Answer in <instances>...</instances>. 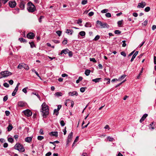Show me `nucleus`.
I'll use <instances>...</instances> for the list:
<instances>
[{
    "instance_id": "cd10ccee",
    "label": "nucleus",
    "mask_w": 156,
    "mask_h": 156,
    "mask_svg": "<svg viewBox=\"0 0 156 156\" xmlns=\"http://www.w3.org/2000/svg\"><path fill=\"white\" fill-rule=\"evenodd\" d=\"M23 63H22L21 64H20L19 65L17 66V68L19 69H21L23 68Z\"/></svg>"
},
{
    "instance_id": "e2e57ef3",
    "label": "nucleus",
    "mask_w": 156,
    "mask_h": 156,
    "mask_svg": "<svg viewBox=\"0 0 156 156\" xmlns=\"http://www.w3.org/2000/svg\"><path fill=\"white\" fill-rule=\"evenodd\" d=\"M8 146V144L7 143H5L4 144L3 147L4 148H6V147H7Z\"/></svg>"
},
{
    "instance_id": "774afa93",
    "label": "nucleus",
    "mask_w": 156,
    "mask_h": 156,
    "mask_svg": "<svg viewBox=\"0 0 156 156\" xmlns=\"http://www.w3.org/2000/svg\"><path fill=\"white\" fill-rule=\"evenodd\" d=\"M51 154V152H49L46 154L45 156H49Z\"/></svg>"
},
{
    "instance_id": "6ab92c4d",
    "label": "nucleus",
    "mask_w": 156,
    "mask_h": 156,
    "mask_svg": "<svg viewBox=\"0 0 156 156\" xmlns=\"http://www.w3.org/2000/svg\"><path fill=\"white\" fill-rule=\"evenodd\" d=\"M13 128V127L12 126L11 124H9L7 127L8 131H10Z\"/></svg>"
},
{
    "instance_id": "393cba45",
    "label": "nucleus",
    "mask_w": 156,
    "mask_h": 156,
    "mask_svg": "<svg viewBox=\"0 0 156 156\" xmlns=\"http://www.w3.org/2000/svg\"><path fill=\"white\" fill-rule=\"evenodd\" d=\"M29 43L30 44V47L31 48H32L34 47H35V45L33 41H30L29 42Z\"/></svg>"
},
{
    "instance_id": "c85d7f7f",
    "label": "nucleus",
    "mask_w": 156,
    "mask_h": 156,
    "mask_svg": "<svg viewBox=\"0 0 156 156\" xmlns=\"http://www.w3.org/2000/svg\"><path fill=\"white\" fill-rule=\"evenodd\" d=\"M19 40L21 42H27V41L25 39H23V38H19Z\"/></svg>"
},
{
    "instance_id": "2f4dec72",
    "label": "nucleus",
    "mask_w": 156,
    "mask_h": 156,
    "mask_svg": "<svg viewBox=\"0 0 156 156\" xmlns=\"http://www.w3.org/2000/svg\"><path fill=\"white\" fill-rule=\"evenodd\" d=\"M60 123L61 125L62 126H64L65 124L64 121L63 120H60Z\"/></svg>"
},
{
    "instance_id": "9b49d317",
    "label": "nucleus",
    "mask_w": 156,
    "mask_h": 156,
    "mask_svg": "<svg viewBox=\"0 0 156 156\" xmlns=\"http://www.w3.org/2000/svg\"><path fill=\"white\" fill-rule=\"evenodd\" d=\"M73 136V133L71 132L68 136L67 141L70 142L72 140Z\"/></svg>"
},
{
    "instance_id": "338daca9",
    "label": "nucleus",
    "mask_w": 156,
    "mask_h": 156,
    "mask_svg": "<svg viewBox=\"0 0 156 156\" xmlns=\"http://www.w3.org/2000/svg\"><path fill=\"white\" fill-rule=\"evenodd\" d=\"M5 114L6 115L8 116L10 114V112L9 111H5Z\"/></svg>"
},
{
    "instance_id": "39448f33",
    "label": "nucleus",
    "mask_w": 156,
    "mask_h": 156,
    "mask_svg": "<svg viewBox=\"0 0 156 156\" xmlns=\"http://www.w3.org/2000/svg\"><path fill=\"white\" fill-rule=\"evenodd\" d=\"M12 73L8 71H2L0 73V74L2 76L0 78L7 77L12 75Z\"/></svg>"
},
{
    "instance_id": "aec40b11",
    "label": "nucleus",
    "mask_w": 156,
    "mask_h": 156,
    "mask_svg": "<svg viewBox=\"0 0 156 156\" xmlns=\"http://www.w3.org/2000/svg\"><path fill=\"white\" fill-rule=\"evenodd\" d=\"M23 68L24 69H25L28 70L29 69V68L28 65L24 64L23 63Z\"/></svg>"
},
{
    "instance_id": "f3484780",
    "label": "nucleus",
    "mask_w": 156,
    "mask_h": 156,
    "mask_svg": "<svg viewBox=\"0 0 156 156\" xmlns=\"http://www.w3.org/2000/svg\"><path fill=\"white\" fill-rule=\"evenodd\" d=\"M66 33L68 34H69L70 35H72L73 33V30H69L67 29L66 30Z\"/></svg>"
},
{
    "instance_id": "7c9ffc66",
    "label": "nucleus",
    "mask_w": 156,
    "mask_h": 156,
    "mask_svg": "<svg viewBox=\"0 0 156 156\" xmlns=\"http://www.w3.org/2000/svg\"><path fill=\"white\" fill-rule=\"evenodd\" d=\"M8 140L9 142H10L12 143L14 141L12 137L9 138L8 139Z\"/></svg>"
},
{
    "instance_id": "4be33fe9",
    "label": "nucleus",
    "mask_w": 156,
    "mask_h": 156,
    "mask_svg": "<svg viewBox=\"0 0 156 156\" xmlns=\"http://www.w3.org/2000/svg\"><path fill=\"white\" fill-rule=\"evenodd\" d=\"M137 7L138 8H144V6L143 5V3L142 2H141L139 3L138 4V5L137 6Z\"/></svg>"
},
{
    "instance_id": "09e8293b",
    "label": "nucleus",
    "mask_w": 156,
    "mask_h": 156,
    "mask_svg": "<svg viewBox=\"0 0 156 156\" xmlns=\"http://www.w3.org/2000/svg\"><path fill=\"white\" fill-rule=\"evenodd\" d=\"M105 16L107 17H110L111 16V15L110 13H107L105 14Z\"/></svg>"
},
{
    "instance_id": "603ef678",
    "label": "nucleus",
    "mask_w": 156,
    "mask_h": 156,
    "mask_svg": "<svg viewBox=\"0 0 156 156\" xmlns=\"http://www.w3.org/2000/svg\"><path fill=\"white\" fill-rule=\"evenodd\" d=\"M20 84V83H19L17 84L16 86L14 89L15 90H16L17 91L18 90V87H19V86Z\"/></svg>"
},
{
    "instance_id": "473e14b6",
    "label": "nucleus",
    "mask_w": 156,
    "mask_h": 156,
    "mask_svg": "<svg viewBox=\"0 0 156 156\" xmlns=\"http://www.w3.org/2000/svg\"><path fill=\"white\" fill-rule=\"evenodd\" d=\"M150 8L149 7H147L144 9V11L146 12H148L150 10Z\"/></svg>"
},
{
    "instance_id": "7ed1b4c3",
    "label": "nucleus",
    "mask_w": 156,
    "mask_h": 156,
    "mask_svg": "<svg viewBox=\"0 0 156 156\" xmlns=\"http://www.w3.org/2000/svg\"><path fill=\"white\" fill-rule=\"evenodd\" d=\"M14 148L20 152H23L25 150L24 147L19 143H16L14 146Z\"/></svg>"
},
{
    "instance_id": "8fccbe9b",
    "label": "nucleus",
    "mask_w": 156,
    "mask_h": 156,
    "mask_svg": "<svg viewBox=\"0 0 156 156\" xmlns=\"http://www.w3.org/2000/svg\"><path fill=\"white\" fill-rule=\"evenodd\" d=\"M3 86L6 87H9V85L7 83H4Z\"/></svg>"
},
{
    "instance_id": "79ce46f5",
    "label": "nucleus",
    "mask_w": 156,
    "mask_h": 156,
    "mask_svg": "<svg viewBox=\"0 0 156 156\" xmlns=\"http://www.w3.org/2000/svg\"><path fill=\"white\" fill-rule=\"evenodd\" d=\"M87 2V0H83L81 2L82 5H85Z\"/></svg>"
},
{
    "instance_id": "4c0bfd02",
    "label": "nucleus",
    "mask_w": 156,
    "mask_h": 156,
    "mask_svg": "<svg viewBox=\"0 0 156 156\" xmlns=\"http://www.w3.org/2000/svg\"><path fill=\"white\" fill-rule=\"evenodd\" d=\"M154 124V122H151L150 124V126H151L152 129H154V125H153Z\"/></svg>"
},
{
    "instance_id": "4d7b16f0",
    "label": "nucleus",
    "mask_w": 156,
    "mask_h": 156,
    "mask_svg": "<svg viewBox=\"0 0 156 156\" xmlns=\"http://www.w3.org/2000/svg\"><path fill=\"white\" fill-rule=\"evenodd\" d=\"M107 138L108 139L109 141H113V138L109 136H108L107 137Z\"/></svg>"
},
{
    "instance_id": "dca6fc26",
    "label": "nucleus",
    "mask_w": 156,
    "mask_h": 156,
    "mask_svg": "<svg viewBox=\"0 0 156 156\" xmlns=\"http://www.w3.org/2000/svg\"><path fill=\"white\" fill-rule=\"evenodd\" d=\"M101 79V78H98L93 79L92 80V81L93 82H94L95 83H97L99 82L100 81Z\"/></svg>"
},
{
    "instance_id": "f8f14e48",
    "label": "nucleus",
    "mask_w": 156,
    "mask_h": 156,
    "mask_svg": "<svg viewBox=\"0 0 156 156\" xmlns=\"http://www.w3.org/2000/svg\"><path fill=\"white\" fill-rule=\"evenodd\" d=\"M147 115H148L147 114H144L140 120V122L142 123L147 117Z\"/></svg>"
},
{
    "instance_id": "a878e982",
    "label": "nucleus",
    "mask_w": 156,
    "mask_h": 156,
    "mask_svg": "<svg viewBox=\"0 0 156 156\" xmlns=\"http://www.w3.org/2000/svg\"><path fill=\"white\" fill-rule=\"evenodd\" d=\"M83 79V78L81 76H80L78 79L76 80V83H79L80 81H81Z\"/></svg>"
},
{
    "instance_id": "13d9d810",
    "label": "nucleus",
    "mask_w": 156,
    "mask_h": 156,
    "mask_svg": "<svg viewBox=\"0 0 156 156\" xmlns=\"http://www.w3.org/2000/svg\"><path fill=\"white\" fill-rule=\"evenodd\" d=\"M68 53L69 54V55L70 57H71L72 56L73 54H72V51H69Z\"/></svg>"
},
{
    "instance_id": "412c9836",
    "label": "nucleus",
    "mask_w": 156,
    "mask_h": 156,
    "mask_svg": "<svg viewBox=\"0 0 156 156\" xmlns=\"http://www.w3.org/2000/svg\"><path fill=\"white\" fill-rule=\"evenodd\" d=\"M18 105L19 106L23 107L24 106V103L23 101H19L18 102Z\"/></svg>"
},
{
    "instance_id": "052dcab7",
    "label": "nucleus",
    "mask_w": 156,
    "mask_h": 156,
    "mask_svg": "<svg viewBox=\"0 0 156 156\" xmlns=\"http://www.w3.org/2000/svg\"><path fill=\"white\" fill-rule=\"evenodd\" d=\"M94 14V12H91L88 13V15L90 16H93Z\"/></svg>"
},
{
    "instance_id": "f257e3e1",
    "label": "nucleus",
    "mask_w": 156,
    "mask_h": 156,
    "mask_svg": "<svg viewBox=\"0 0 156 156\" xmlns=\"http://www.w3.org/2000/svg\"><path fill=\"white\" fill-rule=\"evenodd\" d=\"M41 107V114L44 118H46L49 113L48 106L45 102H44Z\"/></svg>"
},
{
    "instance_id": "72a5a7b5",
    "label": "nucleus",
    "mask_w": 156,
    "mask_h": 156,
    "mask_svg": "<svg viewBox=\"0 0 156 156\" xmlns=\"http://www.w3.org/2000/svg\"><path fill=\"white\" fill-rule=\"evenodd\" d=\"M44 138V137L42 136H37V139L39 140H41Z\"/></svg>"
},
{
    "instance_id": "20e7f679",
    "label": "nucleus",
    "mask_w": 156,
    "mask_h": 156,
    "mask_svg": "<svg viewBox=\"0 0 156 156\" xmlns=\"http://www.w3.org/2000/svg\"><path fill=\"white\" fill-rule=\"evenodd\" d=\"M96 24L98 27H101V28H109V26L105 23H102L101 21L97 20Z\"/></svg>"
},
{
    "instance_id": "3c124183",
    "label": "nucleus",
    "mask_w": 156,
    "mask_h": 156,
    "mask_svg": "<svg viewBox=\"0 0 156 156\" xmlns=\"http://www.w3.org/2000/svg\"><path fill=\"white\" fill-rule=\"evenodd\" d=\"M44 17L43 16H41L39 18L38 20L40 23H41L42 22V19Z\"/></svg>"
},
{
    "instance_id": "e433bc0d",
    "label": "nucleus",
    "mask_w": 156,
    "mask_h": 156,
    "mask_svg": "<svg viewBox=\"0 0 156 156\" xmlns=\"http://www.w3.org/2000/svg\"><path fill=\"white\" fill-rule=\"evenodd\" d=\"M90 61L93 62H94V63H96L97 62L96 60L94 58H90Z\"/></svg>"
},
{
    "instance_id": "864d4df0",
    "label": "nucleus",
    "mask_w": 156,
    "mask_h": 156,
    "mask_svg": "<svg viewBox=\"0 0 156 156\" xmlns=\"http://www.w3.org/2000/svg\"><path fill=\"white\" fill-rule=\"evenodd\" d=\"M143 68H142V69L141 71L140 72V73H139L138 75L137 76V78L138 79H139L140 76V75L142 73V72H143Z\"/></svg>"
},
{
    "instance_id": "a19ab883",
    "label": "nucleus",
    "mask_w": 156,
    "mask_h": 156,
    "mask_svg": "<svg viewBox=\"0 0 156 156\" xmlns=\"http://www.w3.org/2000/svg\"><path fill=\"white\" fill-rule=\"evenodd\" d=\"M115 33L116 34H120L121 33V32L119 30H115Z\"/></svg>"
},
{
    "instance_id": "69168bd1",
    "label": "nucleus",
    "mask_w": 156,
    "mask_h": 156,
    "mask_svg": "<svg viewBox=\"0 0 156 156\" xmlns=\"http://www.w3.org/2000/svg\"><path fill=\"white\" fill-rule=\"evenodd\" d=\"M9 82L10 85H12L13 83V81L12 80H11L9 81Z\"/></svg>"
},
{
    "instance_id": "49530a36",
    "label": "nucleus",
    "mask_w": 156,
    "mask_h": 156,
    "mask_svg": "<svg viewBox=\"0 0 156 156\" xmlns=\"http://www.w3.org/2000/svg\"><path fill=\"white\" fill-rule=\"evenodd\" d=\"M8 99V97L7 95L5 96L3 98V101H6Z\"/></svg>"
},
{
    "instance_id": "2eb2a0df",
    "label": "nucleus",
    "mask_w": 156,
    "mask_h": 156,
    "mask_svg": "<svg viewBox=\"0 0 156 156\" xmlns=\"http://www.w3.org/2000/svg\"><path fill=\"white\" fill-rule=\"evenodd\" d=\"M32 138L30 137H27L25 139V141L26 142L30 143L32 141Z\"/></svg>"
},
{
    "instance_id": "b1692460",
    "label": "nucleus",
    "mask_w": 156,
    "mask_h": 156,
    "mask_svg": "<svg viewBox=\"0 0 156 156\" xmlns=\"http://www.w3.org/2000/svg\"><path fill=\"white\" fill-rule=\"evenodd\" d=\"M79 34L81 36L83 37L85 35L86 33L84 31H81L79 32Z\"/></svg>"
},
{
    "instance_id": "5fc2aeb1",
    "label": "nucleus",
    "mask_w": 156,
    "mask_h": 156,
    "mask_svg": "<svg viewBox=\"0 0 156 156\" xmlns=\"http://www.w3.org/2000/svg\"><path fill=\"white\" fill-rule=\"evenodd\" d=\"M17 91L14 90L13 91V92L12 93V96H14L16 95V93Z\"/></svg>"
},
{
    "instance_id": "c756f323",
    "label": "nucleus",
    "mask_w": 156,
    "mask_h": 156,
    "mask_svg": "<svg viewBox=\"0 0 156 156\" xmlns=\"http://www.w3.org/2000/svg\"><path fill=\"white\" fill-rule=\"evenodd\" d=\"M85 26L86 27H91V24L90 23L87 22L86 23Z\"/></svg>"
},
{
    "instance_id": "f03ea898",
    "label": "nucleus",
    "mask_w": 156,
    "mask_h": 156,
    "mask_svg": "<svg viewBox=\"0 0 156 156\" xmlns=\"http://www.w3.org/2000/svg\"><path fill=\"white\" fill-rule=\"evenodd\" d=\"M28 11L29 12H33L36 9L35 6L31 2H29L27 4Z\"/></svg>"
},
{
    "instance_id": "ea45409f",
    "label": "nucleus",
    "mask_w": 156,
    "mask_h": 156,
    "mask_svg": "<svg viewBox=\"0 0 156 156\" xmlns=\"http://www.w3.org/2000/svg\"><path fill=\"white\" fill-rule=\"evenodd\" d=\"M100 38V36L98 35H97L94 38V40L95 41H96L98 40Z\"/></svg>"
},
{
    "instance_id": "9d476101",
    "label": "nucleus",
    "mask_w": 156,
    "mask_h": 156,
    "mask_svg": "<svg viewBox=\"0 0 156 156\" xmlns=\"http://www.w3.org/2000/svg\"><path fill=\"white\" fill-rule=\"evenodd\" d=\"M68 94L69 96H73L76 95L77 96L78 95V94L76 91H74L72 92H70Z\"/></svg>"
},
{
    "instance_id": "0e129e2a",
    "label": "nucleus",
    "mask_w": 156,
    "mask_h": 156,
    "mask_svg": "<svg viewBox=\"0 0 156 156\" xmlns=\"http://www.w3.org/2000/svg\"><path fill=\"white\" fill-rule=\"evenodd\" d=\"M82 20L81 19H79L78 20L77 23L78 24H79L82 23Z\"/></svg>"
},
{
    "instance_id": "6e6552de",
    "label": "nucleus",
    "mask_w": 156,
    "mask_h": 156,
    "mask_svg": "<svg viewBox=\"0 0 156 156\" xmlns=\"http://www.w3.org/2000/svg\"><path fill=\"white\" fill-rule=\"evenodd\" d=\"M34 35L33 33L30 32L27 34V37L29 39H32L34 38Z\"/></svg>"
},
{
    "instance_id": "1a4fd4ad",
    "label": "nucleus",
    "mask_w": 156,
    "mask_h": 156,
    "mask_svg": "<svg viewBox=\"0 0 156 156\" xmlns=\"http://www.w3.org/2000/svg\"><path fill=\"white\" fill-rule=\"evenodd\" d=\"M9 5L11 8H14L16 6V3L15 1H10Z\"/></svg>"
},
{
    "instance_id": "5701e85b",
    "label": "nucleus",
    "mask_w": 156,
    "mask_h": 156,
    "mask_svg": "<svg viewBox=\"0 0 156 156\" xmlns=\"http://www.w3.org/2000/svg\"><path fill=\"white\" fill-rule=\"evenodd\" d=\"M90 72V70L89 69H86L85 72V74L87 76H88Z\"/></svg>"
},
{
    "instance_id": "0eeeda50",
    "label": "nucleus",
    "mask_w": 156,
    "mask_h": 156,
    "mask_svg": "<svg viewBox=\"0 0 156 156\" xmlns=\"http://www.w3.org/2000/svg\"><path fill=\"white\" fill-rule=\"evenodd\" d=\"M23 112L25 115L27 117H29L32 115V112L29 109H27Z\"/></svg>"
},
{
    "instance_id": "6e6d98bb",
    "label": "nucleus",
    "mask_w": 156,
    "mask_h": 156,
    "mask_svg": "<svg viewBox=\"0 0 156 156\" xmlns=\"http://www.w3.org/2000/svg\"><path fill=\"white\" fill-rule=\"evenodd\" d=\"M121 55L124 56V57H126V54L125 52L122 51L121 52Z\"/></svg>"
},
{
    "instance_id": "423d86ee",
    "label": "nucleus",
    "mask_w": 156,
    "mask_h": 156,
    "mask_svg": "<svg viewBox=\"0 0 156 156\" xmlns=\"http://www.w3.org/2000/svg\"><path fill=\"white\" fill-rule=\"evenodd\" d=\"M20 2H19V7L23 10L25 8V5L26 4V2L24 1L20 0Z\"/></svg>"
},
{
    "instance_id": "bb28decb",
    "label": "nucleus",
    "mask_w": 156,
    "mask_h": 156,
    "mask_svg": "<svg viewBox=\"0 0 156 156\" xmlns=\"http://www.w3.org/2000/svg\"><path fill=\"white\" fill-rule=\"evenodd\" d=\"M55 95L58 96H62V94L61 92H57L55 94Z\"/></svg>"
},
{
    "instance_id": "de8ad7c7",
    "label": "nucleus",
    "mask_w": 156,
    "mask_h": 156,
    "mask_svg": "<svg viewBox=\"0 0 156 156\" xmlns=\"http://www.w3.org/2000/svg\"><path fill=\"white\" fill-rule=\"evenodd\" d=\"M147 20H145L143 23H142V25L145 26H146L147 24Z\"/></svg>"
},
{
    "instance_id": "bf43d9fd",
    "label": "nucleus",
    "mask_w": 156,
    "mask_h": 156,
    "mask_svg": "<svg viewBox=\"0 0 156 156\" xmlns=\"http://www.w3.org/2000/svg\"><path fill=\"white\" fill-rule=\"evenodd\" d=\"M27 87L24 88L22 89V91L25 93L26 94L27 93Z\"/></svg>"
},
{
    "instance_id": "c9c22d12",
    "label": "nucleus",
    "mask_w": 156,
    "mask_h": 156,
    "mask_svg": "<svg viewBox=\"0 0 156 156\" xmlns=\"http://www.w3.org/2000/svg\"><path fill=\"white\" fill-rule=\"evenodd\" d=\"M122 20L119 21H118L117 23L119 27H120V26L122 24Z\"/></svg>"
},
{
    "instance_id": "a18cd8bd",
    "label": "nucleus",
    "mask_w": 156,
    "mask_h": 156,
    "mask_svg": "<svg viewBox=\"0 0 156 156\" xmlns=\"http://www.w3.org/2000/svg\"><path fill=\"white\" fill-rule=\"evenodd\" d=\"M108 9H105L102 10L101 11V12L102 13H105L108 12Z\"/></svg>"
},
{
    "instance_id": "ddd939ff",
    "label": "nucleus",
    "mask_w": 156,
    "mask_h": 156,
    "mask_svg": "<svg viewBox=\"0 0 156 156\" xmlns=\"http://www.w3.org/2000/svg\"><path fill=\"white\" fill-rule=\"evenodd\" d=\"M50 135L51 136H57L58 133L57 132H51L50 133Z\"/></svg>"
},
{
    "instance_id": "37998d69",
    "label": "nucleus",
    "mask_w": 156,
    "mask_h": 156,
    "mask_svg": "<svg viewBox=\"0 0 156 156\" xmlns=\"http://www.w3.org/2000/svg\"><path fill=\"white\" fill-rule=\"evenodd\" d=\"M85 90V88L84 87H82L80 89V91L82 93L84 92Z\"/></svg>"
},
{
    "instance_id": "c03bdc74",
    "label": "nucleus",
    "mask_w": 156,
    "mask_h": 156,
    "mask_svg": "<svg viewBox=\"0 0 156 156\" xmlns=\"http://www.w3.org/2000/svg\"><path fill=\"white\" fill-rule=\"evenodd\" d=\"M56 33L59 36H60L61 35L62 32L58 30L56 31Z\"/></svg>"
},
{
    "instance_id": "58836bf2",
    "label": "nucleus",
    "mask_w": 156,
    "mask_h": 156,
    "mask_svg": "<svg viewBox=\"0 0 156 156\" xmlns=\"http://www.w3.org/2000/svg\"><path fill=\"white\" fill-rule=\"evenodd\" d=\"M54 113H55L56 115H58V111L56 109H55L54 111Z\"/></svg>"
},
{
    "instance_id": "a211bd4d",
    "label": "nucleus",
    "mask_w": 156,
    "mask_h": 156,
    "mask_svg": "<svg viewBox=\"0 0 156 156\" xmlns=\"http://www.w3.org/2000/svg\"><path fill=\"white\" fill-rule=\"evenodd\" d=\"M126 76V75H125V74L124 75H123L121 76L118 79V81H121L122 79H124Z\"/></svg>"
},
{
    "instance_id": "680f3d73",
    "label": "nucleus",
    "mask_w": 156,
    "mask_h": 156,
    "mask_svg": "<svg viewBox=\"0 0 156 156\" xmlns=\"http://www.w3.org/2000/svg\"><path fill=\"white\" fill-rule=\"evenodd\" d=\"M125 81V80H124L122 82H121V83L118 84L116 85L115 86V87H117L119 86L122 83H123V82H124V81Z\"/></svg>"
},
{
    "instance_id": "f704fd0d",
    "label": "nucleus",
    "mask_w": 156,
    "mask_h": 156,
    "mask_svg": "<svg viewBox=\"0 0 156 156\" xmlns=\"http://www.w3.org/2000/svg\"><path fill=\"white\" fill-rule=\"evenodd\" d=\"M66 101H70L71 103V106L72 107H73L74 105V102L73 101L70 100L69 99Z\"/></svg>"
},
{
    "instance_id": "4468645a",
    "label": "nucleus",
    "mask_w": 156,
    "mask_h": 156,
    "mask_svg": "<svg viewBox=\"0 0 156 156\" xmlns=\"http://www.w3.org/2000/svg\"><path fill=\"white\" fill-rule=\"evenodd\" d=\"M69 51V50L67 48L63 50L62 51L60 54L62 55L63 53H64L65 54H67L68 53Z\"/></svg>"
}]
</instances>
